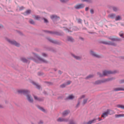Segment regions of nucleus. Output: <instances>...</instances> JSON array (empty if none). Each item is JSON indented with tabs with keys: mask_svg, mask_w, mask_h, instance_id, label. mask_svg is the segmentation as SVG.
<instances>
[{
	"mask_svg": "<svg viewBox=\"0 0 124 124\" xmlns=\"http://www.w3.org/2000/svg\"><path fill=\"white\" fill-rule=\"evenodd\" d=\"M36 106L39 109L42 111L45 112V109L42 107H41L40 106L38 105H36Z\"/></svg>",
	"mask_w": 124,
	"mask_h": 124,
	"instance_id": "obj_25",
	"label": "nucleus"
},
{
	"mask_svg": "<svg viewBox=\"0 0 124 124\" xmlns=\"http://www.w3.org/2000/svg\"><path fill=\"white\" fill-rule=\"evenodd\" d=\"M29 23L33 25L35 24V23L34 21L33 20L31 19H30L29 20Z\"/></svg>",
	"mask_w": 124,
	"mask_h": 124,
	"instance_id": "obj_34",
	"label": "nucleus"
},
{
	"mask_svg": "<svg viewBox=\"0 0 124 124\" xmlns=\"http://www.w3.org/2000/svg\"><path fill=\"white\" fill-rule=\"evenodd\" d=\"M71 55L72 57L76 60H81L82 59V57L81 56H77L73 54H71Z\"/></svg>",
	"mask_w": 124,
	"mask_h": 124,
	"instance_id": "obj_12",
	"label": "nucleus"
},
{
	"mask_svg": "<svg viewBox=\"0 0 124 124\" xmlns=\"http://www.w3.org/2000/svg\"><path fill=\"white\" fill-rule=\"evenodd\" d=\"M85 97V95H83L82 96H81L80 97V99H81L82 98H84Z\"/></svg>",
	"mask_w": 124,
	"mask_h": 124,
	"instance_id": "obj_54",
	"label": "nucleus"
},
{
	"mask_svg": "<svg viewBox=\"0 0 124 124\" xmlns=\"http://www.w3.org/2000/svg\"><path fill=\"white\" fill-rule=\"evenodd\" d=\"M18 33H19V34L21 35H22V32H20V31H19L18 32Z\"/></svg>",
	"mask_w": 124,
	"mask_h": 124,
	"instance_id": "obj_60",
	"label": "nucleus"
},
{
	"mask_svg": "<svg viewBox=\"0 0 124 124\" xmlns=\"http://www.w3.org/2000/svg\"><path fill=\"white\" fill-rule=\"evenodd\" d=\"M60 1L62 3H66L69 1V0H60Z\"/></svg>",
	"mask_w": 124,
	"mask_h": 124,
	"instance_id": "obj_39",
	"label": "nucleus"
},
{
	"mask_svg": "<svg viewBox=\"0 0 124 124\" xmlns=\"http://www.w3.org/2000/svg\"><path fill=\"white\" fill-rule=\"evenodd\" d=\"M46 39L50 42L55 44L59 45L62 43V42L60 41L52 39L51 38L49 37H47Z\"/></svg>",
	"mask_w": 124,
	"mask_h": 124,
	"instance_id": "obj_7",
	"label": "nucleus"
},
{
	"mask_svg": "<svg viewBox=\"0 0 124 124\" xmlns=\"http://www.w3.org/2000/svg\"><path fill=\"white\" fill-rule=\"evenodd\" d=\"M82 1L83 2H86L89 3H92V0H82Z\"/></svg>",
	"mask_w": 124,
	"mask_h": 124,
	"instance_id": "obj_33",
	"label": "nucleus"
},
{
	"mask_svg": "<svg viewBox=\"0 0 124 124\" xmlns=\"http://www.w3.org/2000/svg\"><path fill=\"white\" fill-rule=\"evenodd\" d=\"M66 30H67L68 31V32H71V31H70L68 29H67Z\"/></svg>",
	"mask_w": 124,
	"mask_h": 124,
	"instance_id": "obj_63",
	"label": "nucleus"
},
{
	"mask_svg": "<svg viewBox=\"0 0 124 124\" xmlns=\"http://www.w3.org/2000/svg\"><path fill=\"white\" fill-rule=\"evenodd\" d=\"M35 100L39 101H44V98L43 97H38L37 96L34 95H33Z\"/></svg>",
	"mask_w": 124,
	"mask_h": 124,
	"instance_id": "obj_10",
	"label": "nucleus"
},
{
	"mask_svg": "<svg viewBox=\"0 0 124 124\" xmlns=\"http://www.w3.org/2000/svg\"><path fill=\"white\" fill-rule=\"evenodd\" d=\"M114 73V72H113L110 70L107 71L106 70H105L103 71V74L104 76H107L108 74H113Z\"/></svg>",
	"mask_w": 124,
	"mask_h": 124,
	"instance_id": "obj_13",
	"label": "nucleus"
},
{
	"mask_svg": "<svg viewBox=\"0 0 124 124\" xmlns=\"http://www.w3.org/2000/svg\"><path fill=\"white\" fill-rule=\"evenodd\" d=\"M62 73V72L60 70H59L58 71V73L60 75Z\"/></svg>",
	"mask_w": 124,
	"mask_h": 124,
	"instance_id": "obj_52",
	"label": "nucleus"
},
{
	"mask_svg": "<svg viewBox=\"0 0 124 124\" xmlns=\"http://www.w3.org/2000/svg\"><path fill=\"white\" fill-rule=\"evenodd\" d=\"M115 19L116 21H117L121 20L122 18L120 16L118 15L116 16V15Z\"/></svg>",
	"mask_w": 124,
	"mask_h": 124,
	"instance_id": "obj_31",
	"label": "nucleus"
},
{
	"mask_svg": "<svg viewBox=\"0 0 124 124\" xmlns=\"http://www.w3.org/2000/svg\"><path fill=\"white\" fill-rule=\"evenodd\" d=\"M67 39L69 41L73 42L74 41V39L71 37L68 36L67 37Z\"/></svg>",
	"mask_w": 124,
	"mask_h": 124,
	"instance_id": "obj_26",
	"label": "nucleus"
},
{
	"mask_svg": "<svg viewBox=\"0 0 124 124\" xmlns=\"http://www.w3.org/2000/svg\"><path fill=\"white\" fill-rule=\"evenodd\" d=\"M34 61L36 62L37 63H39V62L37 60H34Z\"/></svg>",
	"mask_w": 124,
	"mask_h": 124,
	"instance_id": "obj_61",
	"label": "nucleus"
},
{
	"mask_svg": "<svg viewBox=\"0 0 124 124\" xmlns=\"http://www.w3.org/2000/svg\"><path fill=\"white\" fill-rule=\"evenodd\" d=\"M21 60L24 63H27L28 61V60L25 58H21Z\"/></svg>",
	"mask_w": 124,
	"mask_h": 124,
	"instance_id": "obj_28",
	"label": "nucleus"
},
{
	"mask_svg": "<svg viewBox=\"0 0 124 124\" xmlns=\"http://www.w3.org/2000/svg\"><path fill=\"white\" fill-rule=\"evenodd\" d=\"M50 17L51 19L54 21L56 20L58 18H59V17L57 16L56 15H54L51 16Z\"/></svg>",
	"mask_w": 124,
	"mask_h": 124,
	"instance_id": "obj_19",
	"label": "nucleus"
},
{
	"mask_svg": "<svg viewBox=\"0 0 124 124\" xmlns=\"http://www.w3.org/2000/svg\"><path fill=\"white\" fill-rule=\"evenodd\" d=\"M66 86V84L65 83L61 85L60 86V87L61 88H63L65 87Z\"/></svg>",
	"mask_w": 124,
	"mask_h": 124,
	"instance_id": "obj_37",
	"label": "nucleus"
},
{
	"mask_svg": "<svg viewBox=\"0 0 124 124\" xmlns=\"http://www.w3.org/2000/svg\"><path fill=\"white\" fill-rule=\"evenodd\" d=\"M90 12L91 13L93 14L94 13V11L93 9H91L90 10Z\"/></svg>",
	"mask_w": 124,
	"mask_h": 124,
	"instance_id": "obj_48",
	"label": "nucleus"
},
{
	"mask_svg": "<svg viewBox=\"0 0 124 124\" xmlns=\"http://www.w3.org/2000/svg\"><path fill=\"white\" fill-rule=\"evenodd\" d=\"M3 26L1 24H0V28H3Z\"/></svg>",
	"mask_w": 124,
	"mask_h": 124,
	"instance_id": "obj_58",
	"label": "nucleus"
},
{
	"mask_svg": "<svg viewBox=\"0 0 124 124\" xmlns=\"http://www.w3.org/2000/svg\"><path fill=\"white\" fill-rule=\"evenodd\" d=\"M105 83L104 79L102 80H98L96 81L94 83V84L95 85H99L101 84L102 83Z\"/></svg>",
	"mask_w": 124,
	"mask_h": 124,
	"instance_id": "obj_17",
	"label": "nucleus"
},
{
	"mask_svg": "<svg viewBox=\"0 0 124 124\" xmlns=\"http://www.w3.org/2000/svg\"><path fill=\"white\" fill-rule=\"evenodd\" d=\"M97 74L99 75L100 77H102L103 76V74H102L100 72H98L97 73Z\"/></svg>",
	"mask_w": 124,
	"mask_h": 124,
	"instance_id": "obj_38",
	"label": "nucleus"
},
{
	"mask_svg": "<svg viewBox=\"0 0 124 124\" xmlns=\"http://www.w3.org/2000/svg\"><path fill=\"white\" fill-rule=\"evenodd\" d=\"M120 36L121 37H122L123 38H124V37L123 36V34H119Z\"/></svg>",
	"mask_w": 124,
	"mask_h": 124,
	"instance_id": "obj_57",
	"label": "nucleus"
},
{
	"mask_svg": "<svg viewBox=\"0 0 124 124\" xmlns=\"http://www.w3.org/2000/svg\"><path fill=\"white\" fill-rule=\"evenodd\" d=\"M85 6L83 4H79L75 5L74 8L76 9H78L83 8Z\"/></svg>",
	"mask_w": 124,
	"mask_h": 124,
	"instance_id": "obj_11",
	"label": "nucleus"
},
{
	"mask_svg": "<svg viewBox=\"0 0 124 124\" xmlns=\"http://www.w3.org/2000/svg\"><path fill=\"white\" fill-rule=\"evenodd\" d=\"M38 74L39 76H41L43 74V72H39L38 73Z\"/></svg>",
	"mask_w": 124,
	"mask_h": 124,
	"instance_id": "obj_41",
	"label": "nucleus"
},
{
	"mask_svg": "<svg viewBox=\"0 0 124 124\" xmlns=\"http://www.w3.org/2000/svg\"><path fill=\"white\" fill-rule=\"evenodd\" d=\"M96 120L97 119L94 118L93 119L89 121L88 122H83L82 124H91L96 122Z\"/></svg>",
	"mask_w": 124,
	"mask_h": 124,
	"instance_id": "obj_15",
	"label": "nucleus"
},
{
	"mask_svg": "<svg viewBox=\"0 0 124 124\" xmlns=\"http://www.w3.org/2000/svg\"><path fill=\"white\" fill-rule=\"evenodd\" d=\"M89 8L88 7H86L85 8V10L86 11H88L89 9Z\"/></svg>",
	"mask_w": 124,
	"mask_h": 124,
	"instance_id": "obj_56",
	"label": "nucleus"
},
{
	"mask_svg": "<svg viewBox=\"0 0 124 124\" xmlns=\"http://www.w3.org/2000/svg\"><path fill=\"white\" fill-rule=\"evenodd\" d=\"M115 79L114 77H111L108 78L107 79H104L105 82L109 81H111Z\"/></svg>",
	"mask_w": 124,
	"mask_h": 124,
	"instance_id": "obj_21",
	"label": "nucleus"
},
{
	"mask_svg": "<svg viewBox=\"0 0 124 124\" xmlns=\"http://www.w3.org/2000/svg\"><path fill=\"white\" fill-rule=\"evenodd\" d=\"M94 76V75L93 74L87 76L85 79H88L90 78H93Z\"/></svg>",
	"mask_w": 124,
	"mask_h": 124,
	"instance_id": "obj_32",
	"label": "nucleus"
},
{
	"mask_svg": "<svg viewBox=\"0 0 124 124\" xmlns=\"http://www.w3.org/2000/svg\"><path fill=\"white\" fill-rule=\"evenodd\" d=\"M31 10H27L23 13L24 15H27L31 13Z\"/></svg>",
	"mask_w": 124,
	"mask_h": 124,
	"instance_id": "obj_30",
	"label": "nucleus"
},
{
	"mask_svg": "<svg viewBox=\"0 0 124 124\" xmlns=\"http://www.w3.org/2000/svg\"><path fill=\"white\" fill-rule=\"evenodd\" d=\"M79 104H80V102H79V101H78V104H77V105H76V107H78L79 105Z\"/></svg>",
	"mask_w": 124,
	"mask_h": 124,
	"instance_id": "obj_55",
	"label": "nucleus"
},
{
	"mask_svg": "<svg viewBox=\"0 0 124 124\" xmlns=\"http://www.w3.org/2000/svg\"><path fill=\"white\" fill-rule=\"evenodd\" d=\"M18 93L23 94L26 96L29 94L30 92L29 90L25 89L20 90L18 91Z\"/></svg>",
	"mask_w": 124,
	"mask_h": 124,
	"instance_id": "obj_5",
	"label": "nucleus"
},
{
	"mask_svg": "<svg viewBox=\"0 0 124 124\" xmlns=\"http://www.w3.org/2000/svg\"><path fill=\"white\" fill-rule=\"evenodd\" d=\"M43 122L42 120H40L38 122V124H43Z\"/></svg>",
	"mask_w": 124,
	"mask_h": 124,
	"instance_id": "obj_47",
	"label": "nucleus"
},
{
	"mask_svg": "<svg viewBox=\"0 0 124 124\" xmlns=\"http://www.w3.org/2000/svg\"><path fill=\"white\" fill-rule=\"evenodd\" d=\"M33 84L35 85L36 88L39 89H40L41 88V87L40 85H38L34 82H32Z\"/></svg>",
	"mask_w": 124,
	"mask_h": 124,
	"instance_id": "obj_23",
	"label": "nucleus"
},
{
	"mask_svg": "<svg viewBox=\"0 0 124 124\" xmlns=\"http://www.w3.org/2000/svg\"><path fill=\"white\" fill-rule=\"evenodd\" d=\"M42 31L46 33L55 34L58 36H62L64 34L63 33L62 31H51L46 30H42Z\"/></svg>",
	"mask_w": 124,
	"mask_h": 124,
	"instance_id": "obj_2",
	"label": "nucleus"
},
{
	"mask_svg": "<svg viewBox=\"0 0 124 124\" xmlns=\"http://www.w3.org/2000/svg\"><path fill=\"white\" fill-rule=\"evenodd\" d=\"M69 112V111L68 110L64 111L62 113V115L63 117H65L68 115Z\"/></svg>",
	"mask_w": 124,
	"mask_h": 124,
	"instance_id": "obj_22",
	"label": "nucleus"
},
{
	"mask_svg": "<svg viewBox=\"0 0 124 124\" xmlns=\"http://www.w3.org/2000/svg\"><path fill=\"white\" fill-rule=\"evenodd\" d=\"M79 39L82 40H84V38L82 37H79Z\"/></svg>",
	"mask_w": 124,
	"mask_h": 124,
	"instance_id": "obj_59",
	"label": "nucleus"
},
{
	"mask_svg": "<svg viewBox=\"0 0 124 124\" xmlns=\"http://www.w3.org/2000/svg\"><path fill=\"white\" fill-rule=\"evenodd\" d=\"M115 113L114 111L108 109L107 111L103 113L101 116V117L105 118L108 115H111Z\"/></svg>",
	"mask_w": 124,
	"mask_h": 124,
	"instance_id": "obj_4",
	"label": "nucleus"
},
{
	"mask_svg": "<svg viewBox=\"0 0 124 124\" xmlns=\"http://www.w3.org/2000/svg\"><path fill=\"white\" fill-rule=\"evenodd\" d=\"M88 100V99H84L83 100L82 104L83 105H84L87 102V100Z\"/></svg>",
	"mask_w": 124,
	"mask_h": 124,
	"instance_id": "obj_35",
	"label": "nucleus"
},
{
	"mask_svg": "<svg viewBox=\"0 0 124 124\" xmlns=\"http://www.w3.org/2000/svg\"><path fill=\"white\" fill-rule=\"evenodd\" d=\"M82 20L80 19H79L78 20V22L79 23H81Z\"/></svg>",
	"mask_w": 124,
	"mask_h": 124,
	"instance_id": "obj_53",
	"label": "nucleus"
},
{
	"mask_svg": "<svg viewBox=\"0 0 124 124\" xmlns=\"http://www.w3.org/2000/svg\"><path fill=\"white\" fill-rule=\"evenodd\" d=\"M6 39L9 44L15 46L17 47H19L20 46V44L15 40L11 39L8 38H6Z\"/></svg>",
	"mask_w": 124,
	"mask_h": 124,
	"instance_id": "obj_3",
	"label": "nucleus"
},
{
	"mask_svg": "<svg viewBox=\"0 0 124 124\" xmlns=\"http://www.w3.org/2000/svg\"><path fill=\"white\" fill-rule=\"evenodd\" d=\"M119 83L120 84L124 83V79H122L119 81Z\"/></svg>",
	"mask_w": 124,
	"mask_h": 124,
	"instance_id": "obj_44",
	"label": "nucleus"
},
{
	"mask_svg": "<svg viewBox=\"0 0 124 124\" xmlns=\"http://www.w3.org/2000/svg\"><path fill=\"white\" fill-rule=\"evenodd\" d=\"M5 103L6 104H7L8 103V101L7 100H5Z\"/></svg>",
	"mask_w": 124,
	"mask_h": 124,
	"instance_id": "obj_62",
	"label": "nucleus"
},
{
	"mask_svg": "<svg viewBox=\"0 0 124 124\" xmlns=\"http://www.w3.org/2000/svg\"><path fill=\"white\" fill-rule=\"evenodd\" d=\"M121 26H124V24L123 23H121Z\"/></svg>",
	"mask_w": 124,
	"mask_h": 124,
	"instance_id": "obj_64",
	"label": "nucleus"
},
{
	"mask_svg": "<svg viewBox=\"0 0 124 124\" xmlns=\"http://www.w3.org/2000/svg\"><path fill=\"white\" fill-rule=\"evenodd\" d=\"M108 39L111 40L112 41H103L102 42V43L104 44L110 45L114 46H116L117 44L114 41H120L121 40V39L118 38L117 37L115 36H111L108 38Z\"/></svg>",
	"mask_w": 124,
	"mask_h": 124,
	"instance_id": "obj_1",
	"label": "nucleus"
},
{
	"mask_svg": "<svg viewBox=\"0 0 124 124\" xmlns=\"http://www.w3.org/2000/svg\"><path fill=\"white\" fill-rule=\"evenodd\" d=\"M109 8L112 9L114 11L117 12L120 10L119 8L117 7L111 6L109 7Z\"/></svg>",
	"mask_w": 124,
	"mask_h": 124,
	"instance_id": "obj_16",
	"label": "nucleus"
},
{
	"mask_svg": "<svg viewBox=\"0 0 124 124\" xmlns=\"http://www.w3.org/2000/svg\"><path fill=\"white\" fill-rule=\"evenodd\" d=\"M50 51L53 52H55L56 51L55 49L53 48H51L50 49Z\"/></svg>",
	"mask_w": 124,
	"mask_h": 124,
	"instance_id": "obj_43",
	"label": "nucleus"
},
{
	"mask_svg": "<svg viewBox=\"0 0 124 124\" xmlns=\"http://www.w3.org/2000/svg\"><path fill=\"white\" fill-rule=\"evenodd\" d=\"M24 7L23 6H22L21 7H19V10L20 11L22 10H23L24 9Z\"/></svg>",
	"mask_w": 124,
	"mask_h": 124,
	"instance_id": "obj_49",
	"label": "nucleus"
},
{
	"mask_svg": "<svg viewBox=\"0 0 124 124\" xmlns=\"http://www.w3.org/2000/svg\"><path fill=\"white\" fill-rule=\"evenodd\" d=\"M71 83V81H68L65 84H66V85H70Z\"/></svg>",
	"mask_w": 124,
	"mask_h": 124,
	"instance_id": "obj_45",
	"label": "nucleus"
},
{
	"mask_svg": "<svg viewBox=\"0 0 124 124\" xmlns=\"http://www.w3.org/2000/svg\"><path fill=\"white\" fill-rule=\"evenodd\" d=\"M116 106L118 108H121L122 109H124V106L118 104Z\"/></svg>",
	"mask_w": 124,
	"mask_h": 124,
	"instance_id": "obj_36",
	"label": "nucleus"
},
{
	"mask_svg": "<svg viewBox=\"0 0 124 124\" xmlns=\"http://www.w3.org/2000/svg\"><path fill=\"white\" fill-rule=\"evenodd\" d=\"M43 20H44V23H48L49 22H48V21L47 20V19L45 18L44 17V18L43 19Z\"/></svg>",
	"mask_w": 124,
	"mask_h": 124,
	"instance_id": "obj_40",
	"label": "nucleus"
},
{
	"mask_svg": "<svg viewBox=\"0 0 124 124\" xmlns=\"http://www.w3.org/2000/svg\"><path fill=\"white\" fill-rule=\"evenodd\" d=\"M89 53L91 55L96 58H101L102 57L101 55H99L97 54L95 52L92 50H90Z\"/></svg>",
	"mask_w": 124,
	"mask_h": 124,
	"instance_id": "obj_8",
	"label": "nucleus"
},
{
	"mask_svg": "<svg viewBox=\"0 0 124 124\" xmlns=\"http://www.w3.org/2000/svg\"><path fill=\"white\" fill-rule=\"evenodd\" d=\"M44 17H40L39 16V20L41 21L43 20L44 18Z\"/></svg>",
	"mask_w": 124,
	"mask_h": 124,
	"instance_id": "obj_50",
	"label": "nucleus"
},
{
	"mask_svg": "<svg viewBox=\"0 0 124 124\" xmlns=\"http://www.w3.org/2000/svg\"><path fill=\"white\" fill-rule=\"evenodd\" d=\"M42 55L44 57H47V54H45V53H42Z\"/></svg>",
	"mask_w": 124,
	"mask_h": 124,
	"instance_id": "obj_46",
	"label": "nucleus"
},
{
	"mask_svg": "<svg viewBox=\"0 0 124 124\" xmlns=\"http://www.w3.org/2000/svg\"><path fill=\"white\" fill-rule=\"evenodd\" d=\"M115 116L116 118H119L121 117H124V114H116L115 115Z\"/></svg>",
	"mask_w": 124,
	"mask_h": 124,
	"instance_id": "obj_29",
	"label": "nucleus"
},
{
	"mask_svg": "<svg viewBox=\"0 0 124 124\" xmlns=\"http://www.w3.org/2000/svg\"><path fill=\"white\" fill-rule=\"evenodd\" d=\"M116 16L115 14L112 13L109 14L108 16V17L112 19H113L115 18Z\"/></svg>",
	"mask_w": 124,
	"mask_h": 124,
	"instance_id": "obj_18",
	"label": "nucleus"
},
{
	"mask_svg": "<svg viewBox=\"0 0 124 124\" xmlns=\"http://www.w3.org/2000/svg\"><path fill=\"white\" fill-rule=\"evenodd\" d=\"M69 124H77L73 119H70L69 121Z\"/></svg>",
	"mask_w": 124,
	"mask_h": 124,
	"instance_id": "obj_27",
	"label": "nucleus"
},
{
	"mask_svg": "<svg viewBox=\"0 0 124 124\" xmlns=\"http://www.w3.org/2000/svg\"><path fill=\"white\" fill-rule=\"evenodd\" d=\"M26 97L27 100L29 102L31 103H32L33 102V99L30 94H29L28 95H27L26 96Z\"/></svg>",
	"mask_w": 124,
	"mask_h": 124,
	"instance_id": "obj_14",
	"label": "nucleus"
},
{
	"mask_svg": "<svg viewBox=\"0 0 124 124\" xmlns=\"http://www.w3.org/2000/svg\"><path fill=\"white\" fill-rule=\"evenodd\" d=\"M46 84H48V85H53V83L50 82H45Z\"/></svg>",
	"mask_w": 124,
	"mask_h": 124,
	"instance_id": "obj_42",
	"label": "nucleus"
},
{
	"mask_svg": "<svg viewBox=\"0 0 124 124\" xmlns=\"http://www.w3.org/2000/svg\"><path fill=\"white\" fill-rule=\"evenodd\" d=\"M39 16H35V18L37 20H39Z\"/></svg>",
	"mask_w": 124,
	"mask_h": 124,
	"instance_id": "obj_51",
	"label": "nucleus"
},
{
	"mask_svg": "<svg viewBox=\"0 0 124 124\" xmlns=\"http://www.w3.org/2000/svg\"><path fill=\"white\" fill-rule=\"evenodd\" d=\"M69 119L67 118H65L62 117H59L57 119V121L58 122H67L68 121Z\"/></svg>",
	"mask_w": 124,
	"mask_h": 124,
	"instance_id": "obj_9",
	"label": "nucleus"
},
{
	"mask_svg": "<svg viewBox=\"0 0 124 124\" xmlns=\"http://www.w3.org/2000/svg\"><path fill=\"white\" fill-rule=\"evenodd\" d=\"M74 96L73 94H71L67 97L65 99V100H71L74 99Z\"/></svg>",
	"mask_w": 124,
	"mask_h": 124,
	"instance_id": "obj_20",
	"label": "nucleus"
},
{
	"mask_svg": "<svg viewBox=\"0 0 124 124\" xmlns=\"http://www.w3.org/2000/svg\"><path fill=\"white\" fill-rule=\"evenodd\" d=\"M114 91H124V88L120 87L114 88Z\"/></svg>",
	"mask_w": 124,
	"mask_h": 124,
	"instance_id": "obj_24",
	"label": "nucleus"
},
{
	"mask_svg": "<svg viewBox=\"0 0 124 124\" xmlns=\"http://www.w3.org/2000/svg\"><path fill=\"white\" fill-rule=\"evenodd\" d=\"M32 54H33V55L36 57L41 62L45 63H47L48 62L46 60L40 57L37 54H36L34 53H32Z\"/></svg>",
	"mask_w": 124,
	"mask_h": 124,
	"instance_id": "obj_6",
	"label": "nucleus"
}]
</instances>
